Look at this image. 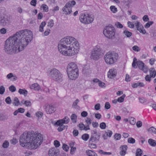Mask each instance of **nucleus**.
<instances>
[{
  "instance_id": "1",
  "label": "nucleus",
  "mask_w": 156,
  "mask_h": 156,
  "mask_svg": "<svg viewBox=\"0 0 156 156\" xmlns=\"http://www.w3.org/2000/svg\"><path fill=\"white\" fill-rule=\"evenodd\" d=\"M33 39V34L29 30H22L16 32L5 41L4 50L8 54L17 53L24 49Z\"/></svg>"
},
{
  "instance_id": "2",
  "label": "nucleus",
  "mask_w": 156,
  "mask_h": 156,
  "mask_svg": "<svg viewBox=\"0 0 156 156\" xmlns=\"http://www.w3.org/2000/svg\"><path fill=\"white\" fill-rule=\"evenodd\" d=\"M43 141L42 136L40 133L33 131L24 132L20 136V145L26 148L30 149L37 148L40 146Z\"/></svg>"
},
{
  "instance_id": "3",
  "label": "nucleus",
  "mask_w": 156,
  "mask_h": 156,
  "mask_svg": "<svg viewBox=\"0 0 156 156\" xmlns=\"http://www.w3.org/2000/svg\"><path fill=\"white\" fill-rule=\"evenodd\" d=\"M59 51L63 55L72 56L79 51V45L77 40L71 37L62 39L58 45Z\"/></svg>"
},
{
  "instance_id": "4",
  "label": "nucleus",
  "mask_w": 156,
  "mask_h": 156,
  "mask_svg": "<svg viewBox=\"0 0 156 156\" xmlns=\"http://www.w3.org/2000/svg\"><path fill=\"white\" fill-rule=\"evenodd\" d=\"M66 71L70 80H75L79 75V70L77 65L73 62H71L67 66Z\"/></svg>"
},
{
  "instance_id": "5",
  "label": "nucleus",
  "mask_w": 156,
  "mask_h": 156,
  "mask_svg": "<svg viewBox=\"0 0 156 156\" xmlns=\"http://www.w3.org/2000/svg\"><path fill=\"white\" fill-rule=\"evenodd\" d=\"M47 73L52 80L58 82L62 81L63 75L57 69L53 68L48 71Z\"/></svg>"
},
{
  "instance_id": "6",
  "label": "nucleus",
  "mask_w": 156,
  "mask_h": 156,
  "mask_svg": "<svg viewBox=\"0 0 156 156\" xmlns=\"http://www.w3.org/2000/svg\"><path fill=\"white\" fill-rule=\"evenodd\" d=\"M118 58V54L113 51H109L104 56L105 61L108 65L112 64L116 62Z\"/></svg>"
},
{
  "instance_id": "7",
  "label": "nucleus",
  "mask_w": 156,
  "mask_h": 156,
  "mask_svg": "<svg viewBox=\"0 0 156 156\" xmlns=\"http://www.w3.org/2000/svg\"><path fill=\"white\" fill-rule=\"evenodd\" d=\"M115 29L112 25H109L106 27L103 30L104 35L107 38L113 39L115 35Z\"/></svg>"
},
{
  "instance_id": "8",
  "label": "nucleus",
  "mask_w": 156,
  "mask_h": 156,
  "mask_svg": "<svg viewBox=\"0 0 156 156\" xmlns=\"http://www.w3.org/2000/svg\"><path fill=\"white\" fill-rule=\"evenodd\" d=\"M94 17L92 15L88 13H82L80 17V20L81 22L85 24L90 23L93 21Z\"/></svg>"
},
{
  "instance_id": "9",
  "label": "nucleus",
  "mask_w": 156,
  "mask_h": 156,
  "mask_svg": "<svg viewBox=\"0 0 156 156\" xmlns=\"http://www.w3.org/2000/svg\"><path fill=\"white\" fill-rule=\"evenodd\" d=\"M76 4V2L74 0L69 1L63 8V11L66 14H70L72 12L71 7L74 5Z\"/></svg>"
},
{
  "instance_id": "10",
  "label": "nucleus",
  "mask_w": 156,
  "mask_h": 156,
  "mask_svg": "<svg viewBox=\"0 0 156 156\" xmlns=\"http://www.w3.org/2000/svg\"><path fill=\"white\" fill-rule=\"evenodd\" d=\"M139 69L143 71L144 73H146L148 71L147 66L144 65V63L141 61H138L136 64Z\"/></svg>"
},
{
  "instance_id": "11",
  "label": "nucleus",
  "mask_w": 156,
  "mask_h": 156,
  "mask_svg": "<svg viewBox=\"0 0 156 156\" xmlns=\"http://www.w3.org/2000/svg\"><path fill=\"white\" fill-rule=\"evenodd\" d=\"M90 58L94 60H98V47L97 46L95 47L91 51Z\"/></svg>"
},
{
  "instance_id": "12",
  "label": "nucleus",
  "mask_w": 156,
  "mask_h": 156,
  "mask_svg": "<svg viewBox=\"0 0 156 156\" xmlns=\"http://www.w3.org/2000/svg\"><path fill=\"white\" fill-rule=\"evenodd\" d=\"M9 23V20L7 18L0 15V25L5 26L8 25Z\"/></svg>"
},
{
  "instance_id": "13",
  "label": "nucleus",
  "mask_w": 156,
  "mask_h": 156,
  "mask_svg": "<svg viewBox=\"0 0 156 156\" xmlns=\"http://www.w3.org/2000/svg\"><path fill=\"white\" fill-rule=\"evenodd\" d=\"M135 25L137 28V30H139L140 33L143 34H145L146 33V30H145L142 24H140L139 22L137 21L135 23Z\"/></svg>"
},
{
  "instance_id": "14",
  "label": "nucleus",
  "mask_w": 156,
  "mask_h": 156,
  "mask_svg": "<svg viewBox=\"0 0 156 156\" xmlns=\"http://www.w3.org/2000/svg\"><path fill=\"white\" fill-rule=\"evenodd\" d=\"M45 111L47 114H51L54 112L55 110V107L52 105H48L45 108Z\"/></svg>"
},
{
  "instance_id": "15",
  "label": "nucleus",
  "mask_w": 156,
  "mask_h": 156,
  "mask_svg": "<svg viewBox=\"0 0 156 156\" xmlns=\"http://www.w3.org/2000/svg\"><path fill=\"white\" fill-rule=\"evenodd\" d=\"M59 153V150H55L54 148H52L49 150L48 154L49 156H57Z\"/></svg>"
},
{
  "instance_id": "16",
  "label": "nucleus",
  "mask_w": 156,
  "mask_h": 156,
  "mask_svg": "<svg viewBox=\"0 0 156 156\" xmlns=\"http://www.w3.org/2000/svg\"><path fill=\"white\" fill-rule=\"evenodd\" d=\"M116 71L115 69H111L109 70L108 74V77L110 78H113L116 76Z\"/></svg>"
},
{
  "instance_id": "17",
  "label": "nucleus",
  "mask_w": 156,
  "mask_h": 156,
  "mask_svg": "<svg viewBox=\"0 0 156 156\" xmlns=\"http://www.w3.org/2000/svg\"><path fill=\"white\" fill-rule=\"evenodd\" d=\"M121 151L120 152V154L121 155H124L126 153L127 149V146L126 145L121 146L120 147Z\"/></svg>"
},
{
  "instance_id": "18",
  "label": "nucleus",
  "mask_w": 156,
  "mask_h": 156,
  "mask_svg": "<svg viewBox=\"0 0 156 156\" xmlns=\"http://www.w3.org/2000/svg\"><path fill=\"white\" fill-rule=\"evenodd\" d=\"M69 118L66 116L63 119L57 121V123L59 124V123H61L62 124H67L69 122Z\"/></svg>"
},
{
  "instance_id": "19",
  "label": "nucleus",
  "mask_w": 156,
  "mask_h": 156,
  "mask_svg": "<svg viewBox=\"0 0 156 156\" xmlns=\"http://www.w3.org/2000/svg\"><path fill=\"white\" fill-rule=\"evenodd\" d=\"M55 124L59 126V127L58 129V130L59 132H61L65 128H66V129H67V126H65L63 125V124L61 123H59L58 124L57 123V121L56 122Z\"/></svg>"
},
{
  "instance_id": "20",
  "label": "nucleus",
  "mask_w": 156,
  "mask_h": 156,
  "mask_svg": "<svg viewBox=\"0 0 156 156\" xmlns=\"http://www.w3.org/2000/svg\"><path fill=\"white\" fill-rule=\"evenodd\" d=\"M82 72L84 74H87L90 73V70L88 65H86L84 66L82 69Z\"/></svg>"
},
{
  "instance_id": "21",
  "label": "nucleus",
  "mask_w": 156,
  "mask_h": 156,
  "mask_svg": "<svg viewBox=\"0 0 156 156\" xmlns=\"http://www.w3.org/2000/svg\"><path fill=\"white\" fill-rule=\"evenodd\" d=\"M151 77L154 78L156 76V72L154 68H151L149 69Z\"/></svg>"
},
{
  "instance_id": "22",
  "label": "nucleus",
  "mask_w": 156,
  "mask_h": 156,
  "mask_svg": "<svg viewBox=\"0 0 156 156\" xmlns=\"http://www.w3.org/2000/svg\"><path fill=\"white\" fill-rule=\"evenodd\" d=\"M30 88L32 89L35 90H39L40 89V87L39 85L37 83H34L32 84L30 87Z\"/></svg>"
},
{
  "instance_id": "23",
  "label": "nucleus",
  "mask_w": 156,
  "mask_h": 156,
  "mask_svg": "<svg viewBox=\"0 0 156 156\" xmlns=\"http://www.w3.org/2000/svg\"><path fill=\"white\" fill-rule=\"evenodd\" d=\"M18 92L21 94L24 95L25 96H26L27 94V91L25 89H20L19 90Z\"/></svg>"
},
{
  "instance_id": "24",
  "label": "nucleus",
  "mask_w": 156,
  "mask_h": 156,
  "mask_svg": "<svg viewBox=\"0 0 156 156\" xmlns=\"http://www.w3.org/2000/svg\"><path fill=\"white\" fill-rule=\"evenodd\" d=\"M24 111L25 110L24 108H18L17 110H16L14 112L13 114L15 115H16L19 112L23 113L24 112Z\"/></svg>"
},
{
  "instance_id": "25",
  "label": "nucleus",
  "mask_w": 156,
  "mask_h": 156,
  "mask_svg": "<svg viewBox=\"0 0 156 156\" xmlns=\"http://www.w3.org/2000/svg\"><path fill=\"white\" fill-rule=\"evenodd\" d=\"M86 154L89 156H97L95 152L91 150L87 151Z\"/></svg>"
},
{
  "instance_id": "26",
  "label": "nucleus",
  "mask_w": 156,
  "mask_h": 156,
  "mask_svg": "<svg viewBox=\"0 0 156 156\" xmlns=\"http://www.w3.org/2000/svg\"><path fill=\"white\" fill-rule=\"evenodd\" d=\"M14 105L16 106H18L20 105V101L17 97H15L14 99V102L13 103Z\"/></svg>"
},
{
  "instance_id": "27",
  "label": "nucleus",
  "mask_w": 156,
  "mask_h": 156,
  "mask_svg": "<svg viewBox=\"0 0 156 156\" xmlns=\"http://www.w3.org/2000/svg\"><path fill=\"white\" fill-rule=\"evenodd\" d=\"M148 142L149 144L152 147H154L156 145V142L152 139H149Z\"/></svg>"
},
{
  "instance_id": "28",
  "label": "nucleus",
  "mask_w": 156,
  "mask_h": 156,
  "mask_svg": "<svg viewBox=\"0 0 156 156\" xmlns=\"http://www.w3.org/2000/svg\"><path fill=\"white\" fill-rule=\"evenodd\" d=\"M138 61H137V59L135 58H134L133 59V61L132 64V66L134 68L136 69L137 68V66H136L138 63Z\"/></svg>"
},
{
  "instance_id": "29",
  "label": "nucleus",
  "mask_w": 156,
  "mask_h": 156,
  "mask_svg": "<svg viewBox=\"0 0 156 156\" xmlns=\"http://www.w3.org/2000/svg\"><path fill=\"white\" fill-rule=\"evenodd\" d=\"M46 25V23L45 21L42 22L40 24L39 27V30L41 32H42L43 31V28L44 26Z\"/></svg>"
},
{
  "instance_id": "30",
  "label": "nucleus",
  "mask_w": 156,
  "mask_h": 156,
  "mask_svg": "<svg viewBox=\"0 0 156 156\" xmlns=\"http://www.w3.org/2000/svg\"><path fill=\"white\" fill-rule=\"evenodd\" d=\"M77 119V116L75 114H72L71 116V119L72 120L73 123H76V119Z\"/></svg>"
},
{
  "instance_id": "31",
  "label": "nucleus",
  "mask_w": 156,
  "mask_h": 156,
  "mask_svg": "<svg viewBox=\"0 0 156 156\" xmlns=\"http://www.w3.org/2000/svg\"><path fill=\"white\" fill-rule=\"evenodd\" d=\"M79 100L78 99H76L73 103L72 105V107L73 108H76L77 107H79L77 105L78 103L79 102Z\"/></svg>"
},
{
  "instance_id": "32",
  "label": "nucleus",
  "mask_w": 156,
  "mask_h": 156,
  "mask_svg": "<svg viewBox=\"0 0 156 156\" xmlns=\"http://www.w3.org/2000/svg\"><path fill=\"white\" fill-rule=\"evenodd\" d=\"M143 151L141 149L138 148L136 150V156H141L142 154Z\"/></svg>"
},
{
  "instance_id": "33",
  "label": "nucleus",
  "mask_w": 156,
  "mask_h": 156,
  "mask_svg": "<svg viewBox=\"0 0 156 156\" xmlns=\"http://www.w3.org/2000/svg\"><path fill=\"white\" fill-rule=\"evenodd\" d=\"M148 131L151 133H156V129L153 127H151L148 129Z\"/></svg>"
},
{
  "instance_id": "34",
  "label": "nucleus",
  "mask_w": 156,
  "mask_h": 156,
  "mask_svg": "<svg viewBox=\"0 0 156 156\" xmlns=\"http://www.w3.org/2000/svg\"><path fill=\"white\" fill-rule=\"evenodd\" d=\"M123 34L126 36L127 37H130L132 35V33L131 32L126 30H125L123 31Z\"/></svg>"
},
{
  "instance_id": "35",
  "label": "nucleus",
  "mask_w": 156,
  "mask_h": 156,
  "mask_svg": "<svg viewBox=\"0 0 156 156\" xmlns=\"http://www.w3.org/2000/svg\"><path fill=\"white\" fill-rule=\"evenodd\" d=\"M125 96L126 95L125 94H123L122 96L119 98L117 99L118 100V102L121 103L123 102L124 101Z\"/></svg>"
},
{
  "instance_id": "36",
  "label": "nucleus",
  "mask_w": 156,
  "mask_h": 156,
  "mask_svg": "<svg viewBox=\"0 0 156 156\" xmlns=\"http://www.w3.org/2000/svg\"><path fill=\"white\" fill-rule=\"evenodd\" d=\"M89 138V135L87 134H84L82 136V138L85 141H87Z\"/></svg>"
},
{
  "instance_id": "37",
  "label": "nucleus",
  "mask_w": 156,
  "mask_h": 156,
  "mask_svg": "<svg viewBox=\"0 0 156 156\" xmlns=\"http://www.w3.org/2000/svg\"><path fill=\"white\" fill-rule=\"evenodd\" d=\"M98 85L101 88H105V84L98 79Z\"/></svg>"
},
{
  "instance_id": "38",
  "label": "nucleus",
  "mask_w": 156,
  "mask_h": 156,
  "mask_svg": "<svg viewBox=\"0 0 156 156\" xmlns=\"http://www.w3.org/2000/svg\"><path fill=\"white\" fill-rule=\"evenodd\" d=\"M114 139L115 140H120L121 137V135L120 134L116 133L114 136Z\"/></svg>"
},
{
  "instance_id": "39",
  "label": "nucleus",
  "mask_w": 156,
  "mask_h": 156,
  "mask_svg": "<svg viewBox=\"0 0 156 156\" xmlns=\"http://www.w3.org/2000/svg\"><path fill=\"white\" fill-rule=\"evenodd\" d=\"M105 133L107 136L110 137L112 134V132L110 130H108L105 131Z\"/></svg>"
},
{
  "instance_id": "40",
  "label": "nucleus",
  "mask_w": 156,
  "mask_h": 156,
  "mask_svg": "<svg viewBox=\"0 0 156 156\" xmlns=\"http://www.w3.org/2000/svg\"><path fill=\"white\" fill-rule=\"evenodd\" d=\"M110 9L111 11L114 13L116 12L117 11V8L113 5H112L110 6Z\"/></svg>"
},
{
  "instance_id": "41",
  "label": "nucleus",
  "mask_w": 156,
  "mask_h": 156,
  "mask_svg": "<svg viewBox=\"0 0 156 156\" xmlns=\"http://www.w3.org/2000/svg\"><path fill=\"white\" fill-rule=\"evenodd\" d=\"M9 142L8 141L5 140L3 143L2 144V147L4 148H6L8 147L9 146Z\"/></svg>"
},
{
  "instance_id": "42",
  "label": "nucleus",
  "mask_w": 156,
  "mask_h": 156,
  "mask_svg": "<svg viewBox=\"0 0 156 156\" xmlns=\"http://www.w3.org/2000/svg\"><path fill=\"white\" fill-rule=\"evenodd\" d=\"M54 25V20H51L48 23V26L51 27L53 26Z\"/></svg>"
},
{
  "instance_id": "43",
  "label": "nucleus",
  "mask_w": 156,
  "mask_h": 156,
  "mask_svg": "<svg viewBox=\"0 0 156 156\" xmlns=\"http://www.w3.org/2000/svg\"><path fill=\"white\" fill-rule=\"evenodd\" d=\"M41 8L42 9L46 12H47L48 11V7L46 5H42L41 6Z\"/></svg>"
},
{
  "instance_id": "44",
  "label": "nucleus",
  "mask_w": 156,
  "mask_h": 156,
  "mask_svg": "<svg viewBox=\"0 0 156 156\" xmlns=\"http://www.w3.org/2000/svg\"><path fill=\"white\" fill-rule=\"evenodd\" d=\"M153 23H154L153 21H149L144 26V27L145 28H148L150 26L152 25Z\"/></svg>"
},
{
  "instance_id": "45",
  "label": "nucleus",
  "mask_w": 156,
  "mask_h": 156,
  "mask_svg": "<svg viewBox=\"0 0 156 156\" xmlns=\"http://www.w3.org/2000/svg\"><path fill=\"white\" fill-rule=\"evenodd\" d=\"M135 142V140L132 137L129 138L128 139V142L129 143L134 144Z\"/></svg>"
},
{
  "instance_id": "46",
  "label": "nucleus",
  "mask_w": 156,
  "mask_h": 156,
  "mask_svg": "<svg viewBox=\"0 0 156 156\" xmlns=\"http://www.w3.org/2000/svg\"><path fill=\"white\" fill-rule=\"evenodd\" d=\"M98 51L99 52V53H98V57H101L104 54V51L99 48H98Z\"/></svg>"
},
{
  "instance_id": "47",
  "label": "nucleus",
  "mask_w": 156,
  "mask_h": 156,
  "mask_svg": "<svg viewBox=\"0 0 156 156\" xmlns=\"http://www.w3.org/2000/svg\"><path fill=\"white\" fill-rule=\"evenodd\" d=\"M115 25L117 28H123V25L119 22H117L115 23Z\"/></svg>"
},
{
  "instance_id": "48",
  "label": "nucleus",
  "mask_w": 156,
  "mask_h": 156,
  "mask_svg": "<svg viewBox=\"0 0 156 156\" xmlns=\"http://www.w3.org/2000/svg\"><path fill=\"white\" fill-rule=\"evenodd\" d=\"M139 100L140 102L141 103H144L147 101V100L144 98H139Z\"/></svg>"
},
{
  "instance_id": "49",
  "label": "nucleus",
  "mask_w": 156,
  "mask_h": 156,
  "mask_svg": "<svg viewBox=\"0 0 156 156\" xmlns=\"http://www.w3.org/2000/svg\"><path fill=\"white\" fill-rule=\"evenodd\" d=\"M6 102L8 104H10L11 103L12 100L10 97H7L5 99Z\"/></svg>"
},
{
  "instance_id": "50",
  "label": "nucleus",
  "mask_w": 156,
  "mask_h": 156,
  "mask_svg": "<svg viewBox=\"0 0 156 156\" xmlns=\"http://www.w3.org/2000/svg\"><path fill=\"white\" fill-rule=\"evenodd\" d=\"M62 148L64 150L66 151H67L69 149V147L68 146L65 144H63Z\"/></svg>"
},
{
  "instance_id": "51",
  "label": "nucleus",
  "mask_w": 156,
  "mask_h": 156,
  "mask_svg": "<svg viewBox=\"0 0 156 156\" xmlns=\"http://www.w3.org/2000/svg\"><path fill=\"white\" fill-rule=\"evenodd\" d=\"M84 126L83 123L81 122L78 125V126L79 127L80 130H83L84 129Z\"/></svg>"
},
{
  "instance_id": "52",
  "label": "nucleus",
  "mask_w": 156,
  "mask_h": 156,
  "mask_svg": "<svg viewBox=\"0 0 156 156\" xmlns=\"http://www.w3.org/2000/svg\"><path fill=\"white\" fill-rule=\"evenodd\" d=\"M9 90L12 92H14L16 90V88L13 85H11L9 88Z\"/></svg>"
},
{
  "instance_id": "53",
  "label": "nucleus",
  "mask_w": 156,
  "mask_h": 156,
  "mask_svg": "<svg viewBox=\"0 0 156 156\" xmlns=\"http://www.w3.org/2000/svg\"><path fill=\"white\" fill-rule=\"evenodd\" d=\"M106 127L105 123L104 122H102L100 124V127L101 129H105Z\"/></svg>"
},
{
  "instance_id": "54",
  "label": "nucleus",
  "mask_w": 156,
  "mask_h": 156,
  "mask_svg": "<svg viewBox=\"0 0 156 156\" xmlns=\"http://www.w3.org/2000/svg\"><path fill=\"white\" fill-rule=\"evenodd\" d=\"M36 115L38 118H41L43 115V113L41 112H37L36 113Z\"/></svg>"
},
{
  "instance_id": "55",
  "label": "nucleus",
  "mask_w": 156,
  "mask_h": 156,
  "mask_svg": "<svg viewBox=\"0 0 156 156\" xmlns=\"http://www.w3.org/2000/svg\"><path fill=\"white\" fill-rule=\"evenodd\" d=\"M5 91V89L4 87L2 86L0 87V94H4Z\"/></svg>"
},
{
  "instance_id": "56",
  "label": "nucleus",
  "mask_w": 156,
  "mask_h": 156,
  "mask_svg": "<svg viewBox=\"0 0 156 156\" xmlns=\"http://www.w3.org/2000/svg\"><path fill=\"white\" fill-rule=\"evenodd\" d=\"M110 105L108 102H106L105 104V107L106 109H108L110 108Z\"/></svg>"
},
{
  "instance_id": "57",
  "label": "nucleus",
  "mask_w": 156,
  "mask_h": 156,
  "mask_svg": "<svg viewBox=\"0 0 156 156\" xmlns=\"http://www.w3.org/2000/svg\"><path fill=\"white\" fill-rule=\"evenodd\" d=\"M151 76L150 75H147L145 76V79L146 81L150 82L151 80Z\"/></svg>"
},
{
  "instance_id": "58",
  "label": "nucleus",
  "mask_w": 156,
  "mask_h": 156,
  "mask_svg": "<svg viewBox=\"0 0 156 156\" xmlns=\"http://www.w3.org/2000/svg\"><path fill=\"white\" fill-rule=\"evenodd\" d=\"M96 140V137L94 136H91V137L89 140V143H90L91 142H93L95 141Z\"/></svg>"
},
{
  "instance_id": "59",
  "label": "nucleus",
  "mask_w": 156,
  "mask_h": 156,
  "mask_svg": "<svg viewBox=\"0 0 156 156\" xmlns=\"http://www.w3.org/2000/svg\"><path fill=\"white\" fill-rule=\"evenodd\" d=\"M54 144L56 147H58L60 145L59 142L57 140H55L54 142Z\"/></svg>"
},
{
  "instance_id": "60",
  "label": "nucleus",
  "mask_w": 156,
  "mask_h": 156,
  "mask_svg": "<svg viewBox=\"0 0 156 156\" xmlns=\"http://www.w3.org/2000/svg\"><path fill=\"white\" fill-rule=\"evenodd\" d=\"M156 61V60L154 58H151L149 60V62L150 65H153L154 63V62Z\"/></svg>"
},
{
  "instance_id": "61",
  "label": "nucleus",
  "mask_w": 156,
  "mask_h": 156,
  "mask_svg": "<svg viewBox=\"0 0 156 156\" xmlns=\"http://www.w3.org/2000/svg\"><path fill=\"white\" fill-rule=\"evenodd\" d=\"M133 49L135 51H138L140 50L139 47L136 45L132 47Z\"/></svg>"
},
{
  "instance_id": "62",
  "label": "nucleus",
  "mask_w": 156,
  "mask_h": 156,
  "mask_svg": "<svg viewBox=\"0 0 156 156\" xmlns=\"http://www.w3.org/2000/svg\"><path fill=\"white\" fill-rule=\"evenodd\" d=\"M37 3L36 0H32L30 2V4L31 5H33L34 6H35L36 5Z\"/></svg>"
},
{
  "instance_id": "63",
  "label": "nucleus",
  "mask_w": 156,
  "mask_h": 156,
  "mask_svg": "<svg viewBox=\"0 0 156 156\" xmlns=\"http://www.w3.org/2000/svg\"><path fill=\"white\" fill-rule=\"evenodd\" d=\"M25 105L26 106H30L31 105V102L28 100H26Z\"/></svg>"
},
{
  "instance_id": "64",
  "label": "nucleus",
  "mask_w": 156,
  "mask_h": 156,
  "mask_svg": "<svg viewBox=\"0 0 156 156\" xmlns=\"http://www.w3.org/2000/svg\"><path fill=\"white\" fill-rule=\"evenodd\" d=\"M79 134L78 131L77 130H74L73 132V135L74 136H77Z\"/></svg>"
}]
</instances>
